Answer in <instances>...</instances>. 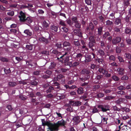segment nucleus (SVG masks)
Instances as JSON below:
<instances>
[{"instance_id": "obj_21", "label": "nucleus", "mask_w": 131, "mask_h": 131, "mask_svg": "<svg viewBox=\"0 0 131 131\" xmlns=\"http://www.w3.org/2000/svg\"><path fill=\"white\" fill-rule=\"evenodd\" d=\"M121 19L119 18H116L115 21V24L116 25H118L119 24H121Z\"/></svg>"}, {"instance_id": "obj_46", "label": "nucleus", "mask_w": 131, "mask_h": 131, "mask_svg": "<svg viewBox=\"0 0 131 131\" xmlns=\"http://www.w3.org/2000/svg\"><path fill=\"white\" fill-rule=\"evenodd\" d=\"M126 41L128 45L131 44V39L129 38L127 39Z\"/></svg>"}, {"instance_id": "obj_58", "label": "nucleus", "mask_w": 131, "mask_h": 131, "mask_svg": "<svg viewBox=\"0 0 131 131\" xmlns=\"http://www.w3.org/2000/svg\"><path fill=\"white\" fill-rule=\"evenodd\" d=\"M107 120V118L102 117V121H103V122H106V121Z\"/></svg>"}, {"instance_id": "obj_36", "label": "nucleus", "mask_w": 131, "mask_h": 131, "mask_svg": "<svg viewBox=\"0 0 131 131\" xmlns=\"http://www.w3.org/2000/svg\"><path fill=\"white\" fill-rule=\"evenodd\" d=\"M117 89L120 90H124L126 89V88L123 86H121L118 87L117 88Z\"/></svg>"}, {"instance_id": "obj_26", "label": "nucleus", "mask_w": 131, "mask_h": 131, "mask_svg": "<svg viewBox=\"0 0 131 131\" xmlns=\"http://www.w3.org/2000/svg\"><path fill=\"white\" fill-rule=\"evenodd\" d=\"M88 8L85 7H81V9H80V11L82 13H83V12H85L87 10Z\"/></svg>"}, {"instance_id": "obj_20", "label": "nucleus", "mask_w": 131, "mask_h": 131, "mask_svg": "<svg viewBox=\"0 0 131 131\" xmlns=\"http://www.w3.org/2000/svg\"><path fill=\"white\" fill-rule=\"evenodd\" d=\"M24 32L27 35L31 36L32 34V32H31L30 30L27 29L24 31Z\"/></svg>"}, {"instance_id": "obj_63", "label": "nucleus", "mask_w": 131, "mask_h": 131, "mask_svg": "<svg viewBox=\"0 0 131 131\" xmlns=\"http://www.w3.org/2000/svg\"><path fill=\"white\" fill-rule=\"evenodd\" d=\"M7 108L9 110H11L12 109V106L10 105H9L7 106Z\"/></svg>"}, {"instance_id": "obj_28", "label": "nucleus", "mask_w": 131, "mask_h": 131, "mask_svg": "<svg viewBox=\"0 0 131 131\" xmlns=\"http://www.w3.org/2000/svg\"><path fill=\"white\" fill-rule=\"evenodd\" d=\"M107 55L109 56V59L110 61L111 60H113L114 61L115 60V57L113 55H111L110 56H109L108 55V54H107Z\"/></svg>"}, {"instance_id": "obj_6", "label": "nucleus", "mask_w": 131, "mask_h": 131, "mask_svg": "<svg viewBox=\"0 0 131 131\" xmlns=\"http://www.w3.org/2000/svg\"><path fill=\"white\" fill-rule=\"evenodd\" d=\"M72 58L71 57H67L66 58V66H69L70 67L72 65L71 60Z\"/></svg>"}, {"instance_id": "obj_17", "label": "nucleus", "mask_w": 131, "mask_h": 131, "mask_svg": "<svg viewBox=\"0 0 131 131\" xmlns=\"http://www.w3.org/2000/svg\"><path fill=\"white\" fill-rule=\"evenodd\" d=\"M99 71L100 73H102L103 74H105L107 73V71L101 68L99 69Z\"/></svg>"}, {"instance_id": "obj_4", "label": "nucleus", "mask_w": 131, "mask_h": 131, "mask_svg": "<svg viewBox=\"0 0 131 131\" xmlns=\"http://www.w3.org/2000/svg\"><path fill=\"white\" fill-rule=\"evenodd\" d=\"M99 107L100 109H101L102 111L103 112H105L109 110L110 107L108 105H100Z\"/></svg>"}, {"instance_id": "obj_11", "label": "nucleus", "mask_w": 131, "mask_h": 131, "mask_svg": "<svg viewBox=\"0 0 131 131\" xmlns=\"http://www.w3.org/2000/svg\"><path fill=\"white\" fill-rule=\"evenodd\" d=\"M73 120L74 121V123L75 124H78L80 122V117L79 116H76L73 118Z\"/></svg>"}, {"instance_id": "obj_9", "label": "nucleus", "mask_w": 131, "mask_h": 131, "mask_svg": "<svg viewBox=\"0 0 131 131\" xmlns=\"http://www.w3.org/2000/svg\"><path fill=\"white\" fill-rule=\"evenodd\" d=\"M95 43H93L91 42H90L89 43V48L91 49L93 51H95V50H96V47L94 46V44Z\"/></svg>"}, {"instance_id": "obj_42", "label": "nucleus", "mask_w": 131, "mask_h": 131, "mask_svg": "<svg viewBox=\"0 0 131 131\" xmlns=\"http://www.w3.org/2000/svg\"><path fill=\"white\" fill-rule=\"evenodd\" d=\"M129 4L128 0H125L124 2V5L125 6H127Z\"/></svg>"}, {"instance_id": "obj_5", "label": "nucleus", "mask_w": 131, "mask_h": 131, "mask_svg": "<svg viewBox=\"0 0 131 131\" xmlns=\"http://www.w3.org/2000/svg\"><path fill=\"white\" fill-rule=\"evenodd\" d=\"M64 121L63 120H61L60 121H58L57 123L55 124L54 125L53 124V125L54 126L56 129L59 126H64Z\"/></svg>"}, {"instance_id": "obj_31", "label": "nucleus", "mask_w": 131, "mask_h": 131, "mask_svg": "<svg viewBox=\"0 0 131 131\" xmlns=\"http://www.w3.org/2000/svg\"><path fill=\"white\" fill-rule=\"evenodd\" d=\"M77 92L79 94H81L83 93V89L82 88H79L77 90Z\"/></svg>"}, {"instance_id": "obj_35", "label": "nucleus", "mask_w": 131, "mask_h": 131, "mask_svg": "<svg viewBox=\"0 0 131 131\" xmlns=\"http://www.w3.org/2000/svg\"><path fill=\"white\" fill-rule=\"evenodd\" d=\"M0 59L1 61L3 62H7L8 61L7 59L4 57H1Z\"/></svg>"}, {"instance_id": "obj_48", "label": "nucleus", "mask_w": 131, "mask_h": 131, "mask_svg": "<svg viewBox=\"0 0 131 131\" xmlns=\"http://www.w3.org/2000/svg\"><path fill=\"white\" fill-rule=\"evenodd\" d=\"M113 108L114 110L115 111H119L120 110L119 108H118L117 106H113Z\"/></svg>"}, {"instance_id": "obj_32", "label": "nucleus", "mask_w": 131, "mask_h": 131, "mask_svg": "<svg viewBox=\"0 0 131 131\" xmlns=\"http://www.w3.org/2000/svg\"><path fill=\"white\" fill-rule=\"evenodd\" d=\"M106 25L109 26L112 24L113 23L112 21H111L109 20H108L106 22Z\"/></svg>"}, {"instance_id": "obj_30", "label": "nucleus", "mask_w": 131, "mask_h": 131, "mask_svg": "<svg viewBox=\"0 0 131 131\" xmlns=\"http://www.w3.org/2000/svg\"><path fill=\"white\" fill-rule=\"evenodd\" d=\"M102 27H100L98 28V34L99 35H100L102 34Z\"/></svg>"}, {"instance_id": "obj_18", "label": "nucleus", "mask_w": 131, "mask_h": 131, "mask_svg": "<svg viewBox=\"0 0 131 131\" xmlns=\"http://www.w3.org/2000/svg\"><path fill=\"white\" fill-rule=\"evenodd\" d=\"M82 55L81 53H79L77 54L76 56V57L77 58V60L79 61H80L81 60V59L82 57Z\"/></svg>"}, {"instance_id": "obj_12", "label": "nucleus", "mask_w": 131, "mask_h": 131, "mask_svg": "<svg viewBox=\"0 0 131 131\" xmlns=\"http://www.w3.org/2000/svg\"><path fill=\"white\" fill-rule=\"evenodd\" d=\"M39 39L40 41L46 43H47L49 42V40L48 39L42 37H39Z\"/></svg>"}, {"instance_id": "obj_41", "label": "nucleus", "mask_w": 131, "mask_h": 131, "mask_svg": "<svg viewBox=\"0 0 131 131\" xmlns=\"http://www.w3.org/2000/svg\"><path fill=\"white\" fill-rule=\"evenodd\" d=\"M26 47V48L30 50H32V46L31 45H27Z\"/></svg>"}, {"instance_id": "obj_38", "label": "nucleus", "mask_w": 131, "mask_h": 131, "mask_svg": "<svg viewBox=\"0 0 131 131\" xmlns=\"http://www.w3.org/2000/svg\"><path fill=\"white\" fill-rule=\"evenodd\" d=\"M112 78L115 81H117L119 80V78L117 76L114 75L112 77Z\"/></svg>"}, {"instance_id": "obj_57", "label": "nucleus", "mask_w": 131, "mask_h": 131, "mask_svg": "<svg viewBox=\"0 0 131 131\" xmlns=\"http://www.w3.org/2000/svg\"><path fill=\"white\" fill-rule=\"evenodd\" d=\"M114 30L115 31L118 32H120V29L119 28H117V27H115L114 28Z\"/></svg>"}, {"instance_id": "obj_8", "label": "nucleus", "mask_w": 131, "mask_h": 131, "mask_svg": "<svg viewBox=\"0 0 131 131\" xmlns=\"http://www.w3.org/2000/svg\"><path fill=\"white\" fill-rule=\"evenodd\" d=\"M60 24L61 25L60 27V29L62 31H65V25L64 22L62 20H61Z\"/></svg>"}, {"instance_id": "obj_60", "label": "nucleus", "mask_w": 131, "mask_h": 131, "mask_svg": "<svg viewBox=\"0 0 131 131\" xmlns=\"http://www.w3.org/2000/svg\"><path fill=\"white\" fill-rule=\"evenodd\" d=\"M19 98L23 100H25L26 99V98L23 96L20 95L19 96Z\"/></svg>"}, {"instance_id": "obj_43", "label": "nucleus", "mask_w": 131, "mask_h": 131, "mask_svg": "<svg viewBox=\"0 0 131 131\" xmlns=\"http://www.w3.org/2000/svg\"><path fill=\"white\" fill-rule=\"evenodd\" d=\"M75 23V26L76 28H79L80 27L81 24L79 23L78 22Z\"/></svg>"}, {"instance_id": "obj_44", "label": "nucleus", "mask_w": 131, "mask_h": 131, "mask_svg": "<svg viewBox=\"0 0 131 131\" xmlns=\"http://www.w3.org/2000/svg\"><path fill=\"white\" fill-rule=\"evenodd\" d=\"M96 61H97L99 63H101L103 61V59H102L98 58L96 59Z\"/></svg>"}, {"instance_id": "obj_29", "label": "nucleus", "mask_w": 131, "mask_h": 131, "mask_svg": "<svg viewBox=\"0 0 131 131\" xmlns=\"http://www.w3.org/2000/svg\"><path fill=\"white\" fill-rule=\"evenodd\" d=\"M130 32V29L128 27L126 28L125 29V32L126 34H129Z\"/></svg>"}, {"instance_id": "obj_1", "label": "nucleus", "mask_w": 131, "mask_h": 131, "mask_svg": "<svg viewBox=\"0 0 131 131\" xmlns=\"http://www.w3.org/2000/svg\"><path fill=\"white\" fill-rule=\"evenodd\" d=\"M18 16L20 18V20L21 21H26L28 22L29 23H31L32 21V18L31 17H28L26 19L25 14L21 11L20 13V15H19Z\"/></svg>"}, {"instance_id": "obj_25", "label": "nucleus", "mask_w": 131, "mask_h": 131, "mask_svg": "<svg viewBox=\"0 0 131 131\" xmlns=\"http://www.w3.org/2000/svg\"><path fill=\"white\" fill-rule=\"evenodd\" d=\"M124 56L126 58L128 59H130L131 58V55L128 53H126L125 54Z\"/></svg>"}, {"instance_id": "obj_33", "label": "nucleus", "mask_w": 131, "mask_h": 131, "mask_svg": "<svg viewBox=\"0 0 131 131\" xmlns=\"http://www.w3.org/2000/svg\"><path fill=\"white\" fill-rule=\"evenodd\" d=\"M17 85L16 83L15 82H10L9 83V85L10 86H14Z\"/></svg>"}, {"instance_id": "obj_49", "label": "nucleus", "mask_w": 131, "mask_h": 131, "mask_svg": "<svg viewBox=\"0 0 131 131\" xmlns=\"http://www.w3.org/2000/svg\"><path fill=\"white\" fill-rule=\"evenodd\" d=\"M116 52L117 53H119L121 51V50L118 47H117L116 49Z\"/></svg>"}, {"instance_id": "obj_64", "label": "nucleus", "mask_w": 131, "mask_h": 131, "mask_svg": "<svg viewBox=\"0 0 131 131\" xmlns=\"http://www.w3.org/2000/svg\"><path fill=\"white\" fill-rule=\"evenodd\" d=\"M72 20L75 23L78 22L77 20V18L76 17L73 18H72Z\"/></svg>"}, {"instance_id": "obj_50", "label": "nucleus", "mask_w": 131, "mask_h": 131, "mask_svg": "<svg viewBox=\"0 0 131 131\" xmlns=\"http://www.w3.org/2000/svg\"><path fill=\"white\" fill-rule=\"evenodd\" d=\"M72 102L71 101H69V100L67 101H66V106H70L72 105V104H70L69 102Z\"/></svg>"}, {"instance_id": "obj_27", "label": "nucleus", "mask_w": 131, "mask_h": 131, "mask_svg": "<svg viewBox=\"0 0 131 131\" xmlns=\"http://www.w3.org/2000/svg\"><path fill=\"white\" fill-rule=\"evenodd\" d=\"M90 42H92L93 43H95L94 37L93 36H91L89 38Z\"/></svg>"}, {"instance_id": "obj_7", "label": "nucleus", "mask_w": 131, "mask_h": 131, "mask_svg": "<svg viewBox=\"0 0 131 131\" xmlns=\"http://www.w3.org/2000/svg\"><path fill=\"white\" fill-rule=\"evenodd\" d=\"M121 39V37H117L115 38H113L112 40V43L114 45H116L119 43Z\"/></svg>"}, {"instance_id": "obj_3", "label": "nucleus", "mask_w": 131, "mask_h": 131, "mask_svg": "<svg viewBox=\"0 0 131 131\" xmlns=\"http://www.w3.org/2000/svg\"><path fill=\"white\" fill-rule=\"evenodd\" d=\"M94 28V26L92 23H91L89 24V26H88L86 28V32L89 33L90 36L93 34V30Z\"/></svg>"}, {"instance_id": "obj_10", "label": "nucleus", "mask_w": 131, "mask_h": 131, "mask_svg": "<svg viewBox=\"0 0 131 131\" xmlns=\"http://www.w3.org/2000/svg\"><path fill=\"white\" fill-rule=\"evenodd\" d=\"M70 104H72L73 106H78L81 105V102L79 101L70 102Z\"/></svg>"}, {"instance_id": "obj_16", "label": "nucleus", "mask_w": 131, "mask_h": 131, "mask_svg": "<svg viewBox=\"0 0 131 131\" xmlns=\"http://www.w3.org/2000/svg\"><path fill=\"white\" fill-rule=\"evenodd\" d=\"M125 99L122 98H120L115 101V103L117 104H120L123 102Z\"/></svg>"}, {"instance_id": "obj_39", "label": "nucleus", "mask_w": 131, "mask_h": 131, "mask_svg": "<svg viewBox=\"0 0 131 131\" xmlns=\"http://www.w3.org/2000/svg\"><path fill=\"white\" fill-rule=\"evenodd\" d=\"M23 57H16L15 58L16 59L18 62L20 61L23 59Z\"/></svg>"}, {"instance_id": "obj_37", "label": "nucleus", "mask_w": 131, "mask_h": 131, "mask_svg": "<svg viewBox=\"0 0 131 131\" xmlns=\"http://www.w3.org/2000/svg\"><path fill=\"white\" fill-rule=\"evenodd\" d=\"M114 98V97L111 96H106L105 98V99L106 100H110L111 99H113Z\"/></svg>"}, {"instance_id": "obj_45", "label": "nucleus", "mask_w": 131, "mask_h": 131, "mask_svg": "<svg viewBox=\"0 0 131 131\" xmlns=\"http://www.w3.org/2000/svg\"><path fill=\"white\" fill-rule=\"evenodd\" d=\"M85 2L86 4L89 5L91 4V2L90 0H85Z\"/></svg>"}, {"instance_id": "obj_14", "label": "nucleus", "mask_w": 131, "mask_h": 131, "mask_svg": "<svg viewBox=\"0 0 131 131\" xmlns=\"http://www.w3.org/2000/svg\"><path fill=\"white\" fill-rule=\"evenodd\" d=\"M49 22L48 20H45L43 21V25L45 27L47 28L49 27Z\"/></svg>"}, {"instance_id": "obj_54", "label": "nucleus", "mask_w": 131, "mask_h": 131, "mask_svg": "<svg viewBox=\"0 0 131 131\" xmlns=\"http://www.w3.org/2000/svg\"><path fill=\"white\" fill-rule=\"evenodd\" d=\"M128 79V77L126 76H124L123 77L121 78V79L122 80H127Z\"/></svg>"}, {"instance_id": "obj_62", "label": "nucleus", "mask_w": 131, "mask_h": 131, "mask_svg": "<svg viewBox=\"0 0 131 131\" xmlns=\"http://www.w3.org/2000/svg\"><path fill=\"white\" fill-rule=\"evenodd\" d=\"M17 5L16 4H13L10 5V6L12 8H15L16 7Z\"/></svg>"}, {"instance_id": "obj_53", "label": "nucleus", "mask_w": 131, "mask_h": 131, "mask_svg": "<svg viewBox=\"0 0 131 131\" xmlns=\"http://www.w3.org/2000/svg\"><path fill=\"white\" fill-rule=\"evenodd\" d=\"M74 44L78 46H79L80 45V43L79 41H74Z\"/></svg>"}, {"instance_id": "obj_2", "label": "nucleus", "mask_w": 131, "mask_h": 131, "mask_svg": "<svg viewBox=\"0 0 131 131\" xmlns=\"http://www.w3.org/2000/svg\"><path fill=\"white\" fill-rule=\"evenodd\" d=\"M42 124L43 126L47 125L48 126V128L47 131H54V130H56L54 127V126L53 124L47 122L43 123L42 122Z\"/></svg>"}, {"instance_id": "obj_47", "label": "nucleus", "mask_w": 131, "mask_h": 131, "mask_svg": "<svg viewBox=\"0 0 131 131\" xmlns=\"http://www.w3.org/2000/svg\"><path fill=\"white\" fill-rule=\"evenodd\" d=\"M104 92L106 93H108L111 92V90H107V89H105L104 90Z\"/></svg>"}, {"instance_id": "obj_61", "label": "nucleus", "mask_w": 131, "mask_h": 131, "mask_svg": "<svg viewBox=\"0 0 131 131\" xmlns=\"http://www.w3.org/2000/svg\"><path fill=\"white\" fill-rule=\"evenodd\" d=\"M79 63L78 62H75L72 65L73 66H76L78 65Z\"/></svg>"}, {"instance_id": "obj_40", "label": "nucleus", "mask_w": 131, "mask_h": 131, "mask_svg": "<svg viewBox=\"0 0 131 131\" xmlns=\"http://www.w3.org/2000/svg\"><path fill=\"white\" fill-rule=\"evenodd\" d=\"M110 36V34L108 32H106L103 35V37L104 38H106L107 37Z\"/></svg>"}, {"instance_id": "obj_22", "label": "nucleus", "mask_w": 131, "mask_h": 131, "mask_svg": "<svg viewBox=\"0 0 131 131\" xmlns=\"http://www.w3.org/2000/svg\"><path fill=\"white\" fill-rule=\"evenodd\" d=\"M58 28L54 26H52L51 27V29L53 31L56 32Z\"/></svg>"}, {"instance_id": "obj_23", "label": "nucleus", "mask_w": 131, "mask_h": 131, "mask_svg": "<svg viewBox=\"0 0 131 131\" xmlns=\"http://www.w3.org/2000/svg\"><path fill=\"white\" fill-rule=\"evenodd\" d=\"M90 73V72L89 71L85 69H83L81 72V73L82 74H89Z\"/></svg>"}, {"instance_id": "obj_19", "label": "nucleus", "mask_w": 131, "mask_h": 131, "mask_svg": "<svg viewBox=\"0 0 131 131\" xmlns=\"http://www.w3.org/2000/svg\"><path fill=\"white\" fill-rule=\"evenodd\" d=\"M117 71L119 74H122L124 73V69L122 68H118L117 69Z\"/></svg>"}, {"instance_id": "obj_55", "label": "nucleus", "mask_w": 131, "mask_h": 131, "mask_svg": "<svg viewBox=\"0 0 131 131\" xmlns=\"http://www.w3.org/2000/svg\"><path fill=\"white\" fill-rule=\"evenodd\" d=\"M59 83L57 82H53V83H52V84H51V85L52 86H54V85H56V86H58L59 85Z\"/></svg>"}, {"instance_id": "obj_13", "label": "nucleus", "mask_w": 131, "mask_h": 131, "mask_svg": "<svg viewBox=\"0 0 131 131\" xmlns=\"http://www.w3.org/2000/svg\"><path fill=\"white\" fill-rule=\"evenodd\" d=\"M70 45V43L69 42L66 41V47H67L66 48L67 49V51H68L67 53L66 52V54L69 52L70 53L71 51V47Z\"/></svg>"}, {"instance_id": "obj_51", "label": "nucleus", "mask_w": 131, "mask_h": 131, "mask_svg": "<svg viewBox=\"0 0 131 131\" xmlns=\"http://www.w3.org/2000/svg\"><path fill=\"white\" fill-rule=\"evenodd\" d=\"M37 82L36 81H34L31 82V83L32 85H35L37 84Z\"/></svg>"}, {"instance_id": "obj_52", "label": "nucleus", "mask_w": 131, "mask_h": 131, "mask_svg": "<svg viewBox=\"0 0 131 131\" xmlns=\"http://www.w3.org/2000/svg\"><path fill=\"white\" fill-rule=\"evenodd\" d=\"M40 72V71H35L34 72L33 74L35 75H39V74Z\"/></svg>"}, {"instance_id": "obj_56", "label": "nucleus", "mask_w": 131, "mask_h": 131, "mask_svg": "<svg viewBox=\"0 0 131 131\" xmlns=\"http://www.w3.org/2000/svg\"><path fill=\"white\" fill-rule=\"evenodd\" d=\"M118 58L120 62H123L124 61V60H123L122 58L119 56L118 57Z\"/></svg>"}, {"instance_id": "obj_24", "label": "nucleus", "mask_w": 131, "mask_h": 131, "mask_svg": "<svg viewBox=\"0 0 131 131\" xmlns=\"http://www.w3.org/2000/svg\"><path fill=\"white\" fill-rule=\"evenodd\" d=\"M98 54L101 56L104 55L105 53L104 51L100 49L98 51Z\"/></svg>"}, {"instance_id": "obj_34", "label": "nucleus", "mask_w": 131, "mask_h": 131, "mask_svg": "<svg viewBox=\"0 0 131 131\" xmlns=\"http://www.w3.org/2000/svg\"><path fill=\"white\" fill-rule=\"evenodd\" d=\"M8 15L13 16L14 14V12L13 11H9L7 13Z\"/></svg>"}, {"instance_id": "obj_59", "label": "nucleus", "mask_w": 131, "mask_h": 131, "mask_svg": "<svg viewBox=\"0 0 131 131\" xmlns=\"http://www.w3.org/2000/svg\"><path fill=\"white\" fill-rule=\"evenodd\" d=\"M117 93L119 94H121V95H123L125 94V92L123 91H118Z\"/></svg>"}, {"instance_id": "obj_15", "label": "nucleus", "mask_w": 131, "mask_h": 131, "mask_svg": "<svg viewBox=\"0 0 131 131\" xmlns=\"http://www.w3.org/2000/svg\"><path fill=\"white\" fill-rule=\"evenodd\" d=\"M100 109V108L99 105L97 107H94L93 109L92 112L93 113H97L99 112V110Z\"/></svg>"}]
</instances>
